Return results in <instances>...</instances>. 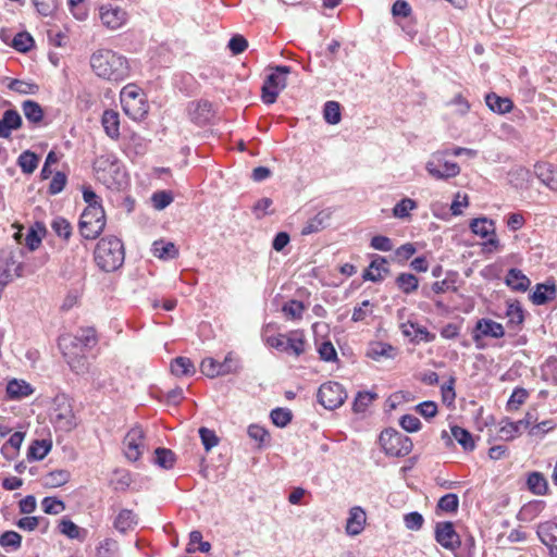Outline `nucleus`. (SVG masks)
<instances>
[{
    "label": "nucleus",
    "mask_w": 557,
    "mask_h": 557,
    "mask_svg": "<svg viewBox=\"0 0 557 557\" xmlns=\"http://www.w3.org/2000/svg\"><path fill=\"white\" fill-rule=\"evenodd\" d=\"M24 440V434L22 432L13 433L5 444L1 447V454L5 459H13L17 454L22 443Z\"/></svg>",
    "instance_id": "e433bc0d"
},
{
    "label": "nucleus",
    "mask_w": 557,
    "mask_h": 557,
    "mask_svg": "<svg viewBox=\"0 0 557 557\" xmlns=\"http://www.w3.org/2000/svg\"><path fill=\"white\" fill-rule=\"evenodd\" d=\"M42 510L48 515H59L65 509V505L62 500L47 496L41 502Z\"/></svg>",
    "instance_id": "680f3d73"
},
{
    "label": "nucleus",
    "mask_w": 557,
    "mask_h": 557,
    "mask_svg": "<svg viewBox=\"0 0 557 557\" xmlns=\"http://www.w3.org/2000/svg\"><path fill=\"white\" fill-rule=\"evenodd\" d=\"M220 375L236 374L242 370L240 359L228 352L223 362H220Z\"/></svg>",
    "instance_id": "a18cd8bd"
},
{
    "label": "nucleus",
    "mask_w": 557,
    "mask_h": 557,
    "mask_svg": "<svg viewBox=\"0 0 557 557\" xmlns=\"http://www.w3.org/2000/svg\"><path fill=\"white\" fill-rule=\"evenodd\" d=\"M366 520V511L359 506L352 507L346 523L347 534L352 536L360 534L364 529Z\"/></svg>",
    "instance_id": "aec40b11"
},
{
    "label": "nucleus",
    "mask_w": 557,
    "mask_h": 557,
    "mask_svg": "<svg viewBox=\"0 0 557 557\" xmlns=\"http://www.w3.org/2000/svg\"><path fill=\"white\" fill-rule=\"evenodd\" d=\"M418 203L411 198H403L393 208V215L397 219H407L410 216V211L417 209Z\"/></svg>",
    "instance_id": "de8ad7c7"
},
{
    "label": "nucleus",
    "mask_w": 557,
    "mask_h": 557,
    "mask_svg": "<svg viewBox=\"0 0 557 557\" xmlns=\"http://www.w3.org/2000/svg\"><path fill=\"white\" fill-rule=\"evenodd\" d=\"M71 473L67 470L59 469L49 472L45 478V484L49 487H59L70 481Z\"/></svg>",
    "instance_id": "49530a36"
},
{
    "label": "nucleus",
    "mask_w": 557,
    "mask_h": 557,
    "mask_svg": "<svg viewBox=\"0 0 557 557\" xmlns=\"http://www.w3.org/2000/svg\"><path fill=\"white\" fill-rule=\"evenodd\" d=\"M151 201L157 210H163L173 201V197L171 193L161 190L152 194Z\"/></svg>",
    "instance_id": "774afa93"
},
{
    "label": "nucleus",
    "mask_w": 557,
    "mask_h": 557,
    "mask_svg": "<svg viewBox=\"0 0 557 557\" xmlns=\"http://www.w3.org/2000/svg\"><path fill=\"white\" fill-rule=\"evenodd\" d=\"M188 114L195 123L206 124L213 116L212 103L208 100L193 101L188 104Z\"/></svg>",
    "instance_id": "a211bd4d"
},
{
    "label": "nucleus",
    "mask_w": 557,
    "mask_h": 557,
    "mask_svg": "<svg viewBox=\"0 0 557 557\" xmlns=\"http://www.w3.org/2000/svg\"><path fill=\"white\" fill-rule=\"evenodd\" d=\"M97 344L96 331L92 327H85L77 331L74 336H62L59 339L61 349H73L84 352L86 348H91Z\"/></svg>",
    "instance_id": "9b49d317"
},
{
    "label": "nucleus",
    "mask_w": 557,
    "mask_h": 557,
    "mask_svg": "<svg viewBox=\"0 0 557 557\" xmlns=\"http://www.w3.org/2000/svg\"><path fill=\"white\" fill-rule=\"evenodd\" d=\"M61 0H33L37 12L42 16L52 15L59 8Z\"/></svg>",
    "instance_id": "4d7b16f0"
},
{
    "label": "nucleus",
    "mask_w": 557,
    "mask_h": 557,
    "mask_svg": "<svg viewBox=\"0 0 557 557\" xmlns=\"http://www.w3.org/2000/svg\"><path fill=\"white\" fill-rule=\"evenodd\" d=\"M333 211L330 208L319 211L312 219H310L301 230V235H310L318 233L329 225Z\"/></svg>",
    "instance_id": "6ab92c4d"
},
{
    "label": "nucleus",
    "mask_w": 557,
    "mask_h": 557,
    "mask_svg": "<svg viewBox=\"0 0 557 557\" xmlns=\"http://www.w3.org/2000/svg\"><path fill=\"white\" fill-rule=\"evenodd\" d=\"M267 344L278 351L293 354L299 357L305 352V338L299 332H292L288 335L278 334L267 338Z\"/></svg>",
    "instance_id": "6e6552de"
},
{
    "label": "nucleus",
    "mask_w": 557,
    "mask_h": 557,
    "mask_svg": "<svg viewBox=\"0 0 557 557\" xmlns=\"http://www.w3.org/2000/svg\"><path fill=\"white\" fill-rule=\"evenodd\" d=\"M175 460V454L171 449L159 447L154 450L153 462L163 469H172Z\"/></svg>",
    "instance_id": "37998d69"
},
{
    "label": "nucleus",
    "mask_w": 557,
    "mask_h": 557,
    "mask_svg": "<svg viewBox=\"0 0 557 557\" xmlns=\"http://www.w3.org/2000/svg\"><path fill=\"white\" fill-rule=\"evenodd\" d=\"M22 109L25 117L30 122L38 124L44 119V110L40 104L34 100H25L22 103Z\"/></svg>",
    "instance_id": "4c0bfd02"
},
{
    "label": "nucleus",
    "mask_w": 557,
    "mask_h": 557,
    "mask_svg": "<svg viewBox=\"0 0 557 557\" xmlns=\"http://www.w3.org/2000/svg\"><path fill=\"white\" fill-rule=\"evenodd\" d=\"M380 445L384 453L392 457H404L411 453L413 444L409 436L394 430L386 429L381 432Z\"/></svg>",
    "instance_id": "39448f33"
},
{
    "label": "nucleus",
    "mask_w": 557,
    "mask_h": 557,
    "mask_svg": "<svg viewBox=\"0 0 557 557\" xmlns=\"http://www.w3.org/2000/svg\"><path fill=\"white\" fill-rule=\"evenodd\" d=\"M52 420L57 425L65 431L72 430L75 423L72 405L65 395H59L53 400Z\"/></svg>",
    "instance_id": "9d476101"
},
{
    "label": "nucleus",
    "mask_w": 557,
    "mask_h": 557,
    "mask_svg": "<svg viewBox=\"0 0 557 557\" xmlns=\"http://www.w3.org/2000/svg\"><path fill=\"white\" fill-rule=\"evenodd\" d=\"M145 433L140 426L132 428L124 437V455L129 461H137L144 451Z\"/></svg>",
    "instance_id": "ddd939ff"
},
{
    "label": "nucleus",
    "mask_w": 557,
    "mask_h": 557,
    "mask_svg": "<svg viewBox=\"0 0 557 557\" xmlns=\"http://www.w3.org/2000/svg\"><path fill=\"white\" fill-rule=\"evenodd\" d=\"M389 273L387 260L385 257L375 256L369 267L363 271L362 278L374 283L382 282L384 276Z\"/></svg>",
    "instance_id": "f3484780"
},
{
    "label": "nucleus",
    "mask_w": 557,
    "mask_h": 557,
    "mask_svg": "<svg viewBox=\"0 0 557 557\" xmlns=\"http://www.w3.org/2000/svg\"><path fill=\"white\" fill-rule=\"evenodd\" d=\"M450 431L454 438L462 446L465 450L472 451L475 448L472 434L468 430L455 425L451 426Z\"/></svg>",
    "instance_id": "a19ab883"
},
{
    "label": "nucleus",
    "mask_w": 557,
    "mask_h": 557,
    "mask_svg": "<svg viewBox=\"0 0 557 557\" xmlns=\"http://www.w3.org/2000/svg\"><path fill=\"white\" fill-rule=\"evenodd\" d=\"M22 545V536L15 531H5L0 535V546L3 548L18 549Z\"/></svg>",
    "instance_id": "603ef678"
},
{
    "label": "nucleus",
    "mask_w": 557,
    "mask_h": 557,
    "mask_svg": "<svg viewBox=\"0 0 557 557\" xmlns=\"http://www.w3.org/2000/svg\"><path fill=\"white\" fill-rule=\"evenodd\" d=\"M171 372L175 376H190L196 372V369L189 358L176 357L171 362Z\"/></svg>",
    "instance_id": "72a5a7b5"
},
{
    "label": "nucleus",
    "mask_w": 557,
    "mask_h": 557,
    "mask_svg": "<svg viewBox=\"0 0 557 557\" xmlns=\"http://www.w3.org/2000/svg\"><path fill=\"white\" fill-rule=\"evenodd\" d=\"M505 283L515 292L524 293L531 285L530 278L519 269H510L505 277Z\"/></svg>",
    "instance_id": "4be33fe9"
},
{
    "label": "nucleus",
    "mask_w": 557,
    "mask_h": 557,
    "mask_svg": "<svg viewBox=\"0 0 557 557\" xmlns=\"http://www.w3.org/2000/svg\"><path fill=\"white\" fill-rule=\"evenodd\" d=\"M459 507V498L456 494L449 493L442 496L437 503V509L445 512H456Z\"/></svg>",
    "instance_id": "5fc2aeb1"
},
{
    "label": "nucleus",
    "mask_w": 557,
    "mask_h": 557,
    "mask_svg": "<svg viewBox=\"0 0 557 557\" xmlns=\"http://www.w3.org/2000/svg\"><path fill=\"white\" fill-rule=\"evenodd\" d=\"M63 356L66 359L70 368L77 374L85 373L87 371V359L84 356V352L74 349L71 351L70 349H62Z\"/></svg>",
    "instance_id": "393cba45"
},
{
    "label": "nucleus",
    "mask_w": 557,
    "mask_h": 557,
    "mask_svg": "<svg viewBox=\"0 0 557 557\" xmlns=\"http://www.w3.org/2000/svg\"><path fill=\"white\" fill-rule=\"evenodd\" d=\"M470 230L478 236L486 238L495 233V223L487 218H476L470 222Z\"/></svg>",
    "instance_id": "c756f323"
},
{
    "label": "nucleus",
    "mask_w": 557,
    "mask_h": 557,
    "mask_svg": "<svg viewBox=\"0 0 557 557\" xmlns=\"http://www.w3.org/2000/svg\"><path fill=\"white\" fill-rule=\"evenodd\" d=\"M533 421H535V419L530 412H528L523 419L516 422L505 419L500 422L498 431L499 437L505 441H512L521 433V429L530 428Z\"/></svg>",
    "instance_id": "2eb2a0df"
},
{
    "label": "nucleus",
    "mask_w": 557,
    "mask_h": 557,
    "mask_svg": "<svg viewBox=\"0 0 557 557\" xmlns=\"http://www.w3.org/2000/svg\"><path fill=\"white\" fill-rule=\"evenodd\" d=\"M33 45H34V39L26 32L16 34L12 41V47L20 52H27L28 50H30Z\"/></svg>",
    "instance_id": "13d9d810"
},
{
    "label": "nucleus",
    "mask_w": 557,
    "mask_h": 557,
    "mask_svg": "<svg viewBox=\"0 0 557 557\" xmlns=\"http://www.w3.org/2000/svg\"><path fill=\"white\" fill-rule=\"evenodd\" d=\"M119 549L117 542L113 539H106L97 548L98 557H114Z\"/></svg>",
    "instance_id": "e2e57ef3"
},
{
    "label": "nucleus",
    "mask_w": 557,
    "mask_h": 557,
    "mask_svg": "<svg viewBox=\"0 0 557 557\" xmlns=\"http://www.w3.org/2000/svg\"><path fill=\"white\" fill-rule=\"evenodd\" d=\"M271 69L274 72L267 76L261 88V98L265 104L276 101L280 91L286 86V76L290 73V67L286 65H276Z\"/></svg>",
    "instance_id": "0eeeda50"
},
{
    "label": "nucleus",
    "mask_w": 557,
    "mask_h": 557,
    "mask_svg": "<svg viewBox=\"0 0 557 557\" xmlns=\"http://www.w3.org/2000/svg\"><path fill=\"white\" fill-rule=\"evenodd\" d=\"M60 532L72 540H84L86 530L81 529L77 524L69 519H62L59 524Z\"/></svg>",
    "instance_id": "c03bdc74"
},
{
    "label": "nucleus",
    "mask_w": 557,
    "mask_h": 557,
    "mask_svg": "<svg viewBox=\"0 0 557 557\" xmlns=\"http://www.w3.org/2000/svg\"><path fill=\"white\" fill-rule=\"evenodd\" d=\"M52 444L50 441L41 440L34 441L28 448L27 457L33 460H42L51 450Z\"/></svg>",
    "instance_id": "ea45409f"
},
{
    "label": "nucleus",
    "mask_w": 557,
    "mask_h": 557,
    "mask_svg": "<svg viewBox=\"0 0 557 557\" xmlns=\"http://www.w3.org/2000/svg\"><path fill=\"white\" fill-rule=\"evenodd\" d=\"M534 171L539 180L552 190H557V172L547 163H537Z\"/></svg>",
    "instance_id": "a878e982"
},
{
    "label": "nucleus",
    "mask_w": 557,
    "mask_h": 557,
    "mask_svg": "<svg viewBox=\"0 0 557 557\" xmlns=\"http://www.w3.org/2000/svg\"><path fill=\"white\" fill-rule=\"evenodd\" d=\"M457 278L458 273L455 271H448L446 273V277L442 281H436L432 284L431 288L435 294H443L448 290L456 292L457 290Z\"/></svg>",
    "instance_id": "58836bf2"
},
{
    "label": "nucleus",
    "mask_w": 557,
    "mask_h": 557,
    "mask_svg": "<svg viewBox=\"0 0 557 557\" xmlns=\"http://www.w3.org/2000/svg\"><path fill=\"white\" fill-rule=\"evenodd\" d=\"M528 488L535 495H545L548 491V483L541 472H531L527 480Z\"/></svg>",
    "instance_id": "f704fd0d"
},
{
    "label": "nucleus",
    "mask_w": 557,
    "mask_h": 557,
    "mask_svg": "<svg viewBox=\"0 0 557 557\" xmlns=\"http://www.w3.org/2000/svg\"><path fill=\"white\" fill-rule=\"evenodd\" d=\"M106 226V214L102 206H87L79 218L78 227L86 239L97 238Z\"/></svg>",
    "instance_id": "7ed1b4c3"
},
{
    "label": "nucleus",
    "mask_w": 557,
    "mask_h": 557,
    "mask_svg": "<svg viewBox=\"0 0 557 557\" xmlns=\"http://www.w3.org/2000/svg\"><path fill=\"white\" fill-rule=\"evenodd\" d=\"M121 103L124 112L133 120H141L148 113L145 95L136 85L128 84L121 90Z\"/></svg>",
    "instance_id": "20e7f679"
},
{
    "label": "nucleus",
    "mask_w": 557,
    "mask_h": 557,
    "mask_svg": "<svg viewBox=\"0 0 557 557\" xmlns=\"http://www.w3.org/2000/svg\"><path fill=\"white\" fill-rule=\"evenodd\" d=\"M435 540L440 545L449 550L457 549L461 544L460 536L455 531L454 523L450 521L436 523Z\"/></svg>",
    "instance_id": "4468645a"
},
{
    "label": "nucleus",
    "mask_w": 557,
    "mask_h": 557,
    "mask_svg": "<svg viewBox=\"0 0 557 557\" xmlns=\"http://www.w3.org/2000/svg\"><path fill=\"white\" fill-rule=\"evenodd\" d=\"M39 157L30 150L23 151L17 158V165L25 174H33L37 169Z\"/></svg>",
    "instance_id": "c9c22d12"
},
{
    "label": "nucleus",
    "mask_w": 557,
    "mask_h": 557,
    "mask_svg": "<svg viewBox=\"0 0 557 557\" xmlns=\"http://www.w3.org/2000/svg\"><path fill=\"white\" fill-rule=\"evenodd\" d=\"M486 106L496 113H508L511 111L513 104L509 98H503L496 94H490L485 97Z\"/></svg>",
    "instance_id": "7c9ffc66"
},
{
    "label": "nucleus",
    "mask_w": 557,
    "mask_h": 557,
    "mask_svg": "<svg viewBox=\"0 0 557 557\" xmlns=\"http://www.w3.org/2000/svg\"><path fill=\"white\" fill-rule=\"evenodd\" d=\"M137 524V516L129 509H122L113 521V527L120 533L133 530Z\"/></svg>",
    "instance_id": "bb28decb"
},
{
    "label": "nucleus",
    "mask_w": 557,
    "mask_h": 557,
    "mask_svg": "<svg viewBox=\"0 0 557 557\" xmlns=\"http://www.w3.org/2000/svg\"><path fill=\"white\" fill-rule=\"evenodd\" d=\"M543 502H532L522 506L517 515L519 521L528 522L533 520L542 510Z\"/></svg>",
    "instance_id": "09e8293b"
},
{
    "label": "nucleus",
    "mask_w": 557,
    "mask_h": 557,
    "mask_svg": "<svg viewBox=\"0 0 557 557\" xmlns=\"http://www.w3.org/2000/svg\"><path fill=\"white\" fill-rule=\"evenodd\" d=\"M51 228L59 237H62L64 239H69L72 234V226L70 222L61 216L53 219L51 223Z\"/></svg>",
    "instance_id": "bf43d9fd"
},
{
    "label": "nucleus",
    "mask_w": 557,
    "mask_h": 557,
    "mask_svg": "<svg viewBox=\"0 0 557 557\" xmlns=\"http://www.w3.org/2000/svg\"><path fill=\"white\" fill-rule=\"evenodd\" d=\"M66 182H67L66 175L63 172H57L53 175V177L49 184V187H48L49 195L54 196V195L60 194L64 189Z\"/></svg>",
    "instance_id": "338daca9"
},
{
    "label": "nucleus",
    "mask_w": 557,
    "mask_h": 557,
    "mask_svg": "<svg viewBox=\"0 0 557 557\" xmlns=\"http://www.w3.org/2000/svg\"><path fill=\"white\" fill-rule=\"evenodd\" d=\"M22 126V117L16 110L4 111L2 119H0V137L9 138L12 131L18 129Z\"/></svg>",
    "instance_id": "412c9836"
},
{
    "label": "nucleus",
    "mask_w": 557,
    "mask_h": 557,
    "mask_svg": "<svg viewBox=\"0 0 557 557\" xmlns=\"http://www.w3.org/2000/svg\"><path fill=\"white\" fill-rule=\"evenodd\" d=\"M152 253L159 259H174L178 256V249L171 242L157 240L152 245Z\"/></svg>",
    "instance_id": "2f4dec72"
},
{
    "label": "nucleus",
    "mask_w": 557,
    "mask_h": 557,
    "mask_svg": "<svg viewBox=\"0 0 557 557\" xmlns=\"http://www.w3.org/2000/svg\"><path fill=\"white\" fill-rule=\"evenodd\" d=\"M446 156L448 150H441L432 153L428 160L425 170L433 178L446 181L460 173V166L456 162L446 160Z\"/></svg>",
    "instance_id": "423d86ee"
},
{
    "label": "nucleus",
    "mask_w": 557,
    "mask_h": 557,
    "mask_svg": "<svg viewBox=\"0 0 557 557\" xmlns=\"http://www.w3.org/2000/svg\"><path fill=\"white\" fill-rule=\"evenodd\" d=\"M271 420L273 424H275L278 428H285L293 418V413L287 408H275L270 413Z\"/></svg>",
    "instance_id": "3c124183"
},
{
    "label": "nucleus",
    "mask_w": 557,
    "mask_h": 557,
    "mask_svg": "<svg viewBox=\"0 0 557 557\" xmlns=\"http://www.w3.org/2000/svg\"><path fill=\"white\" fill-rule=\"evenodd\" d=\"M8 88L21 95H35L39 90V86L37 84L17 78L11 79Z\"/></svg>",
    "instance_id": "8fccbe9b"
},
{
    "label": "nucleus",
    "mask_w": 557,
    "mask_h": 557,
    "mask_svg": "<svg viewBox=\"0 0 557 557\" xmlns=\"http://www.w3.org/2000/svg\"><path fill=\"white\" fill-rule=\"evenodd\" d=\"M376 397L377 395L371 392H359L352 404L354 411L363 412Z\"/></svg>",
    "instance_id": "6e6d98bb"
},
{
    "label": "nucleus",
    "mask_w": 557,
    "mask_h": 557,
    "mask_svg": "<svg viewBox=\"0 0 557 557\" xmlns=\"http://www.w3.org/2000/svg\"><path fill=\"white\" fill-rule=\"evenodd\" d=\"M506 315L508 318V326L512 329L519 327L524 321L523 309L518 301L507 305Z\"/></svg>",
    "instance_id": "79ce46f5"
},
{
    "label": "nucleus",
    "mask_w": 557,
    "mask_h": 557,
    "mask_svg": "<svg viewBox=\"0 0 557 557\" xmlns=\"http://www.w3.org/2000/svg\"><path fill=\"white\" fill-rule=\"evenodd\" d=\"M101 123L110 138L117 139L120 137V117L117 112L106 110L102 114Z\"/></svg>",
    "instance_id": "5701e85b"
},
{
    "label": "nucleus",
    "mask_w": 557,
    "mask_h": 557,
    "mask_svg": "<svg viewBox=\"0 0 557 557\" xmlns=\"http://www.w3.org/2000/svg\"><path fill=\"white\" fill-rule=\"evenodd\" d=\"M100 20L106 27L115 30L126 23L127 13L119 7L102 5L100 8Z\"/></svg>",
    "instance_id": "dca6fc26"
},
{
    "label": "nucleus",
    "mask_w": 557,
    "mask_h": 557,
    "mask_svg": "<svg viewBox=\"0 0 557 557\" xmlns=\"http://www.w3.org/2000/svg\"><path fill=\"white\" fill-rule=\"evenodd\" d=\"M317 398L325 409L334 410L344 404L347 393L342 384L330 381L319 387Z\"/></svg>",
    "instance_id": "1a4fd4ad"
},
{
    "label": "nucleus",
    "mask_w": 557,
    "mask_h": 557,
    "mask_svg": "<svg viewBox=\"0 0 557 557\" xmlns=\"http://www.w3.org/2000/svg\"><path fill=\"white\" fill-rule=\"evenodd\" d=\"M220 362L213 358H205L200 363V371L208 377H215L220 375Z\"/></svg>",
    "instance_id": "69168bd1"
},
{
    "label": "nucleus",
    "mask_w": 557,
    "mask_h": 557,
    "mask_svg": "<svg viewBox=\"0 0 557 557\" xmlns=\"http://www.w3.org/2000/svg\"><path fill=\"white\" fill-rule=\"evenodd\" d=\"M324 119L327 123L335 125L341 121V107L336 101H327L323 110Z\"/></svg>",
    "instance_id": "864d4df0"
},
{
    "label": "nucleus",
    "mask_w": 557,
    "mask_h": 557,
    "mask_svg": "<svg viewBox=\"0 0 557 557\" xmlns=\"http://www.w3.org/2000/svg\"><path fill=\"white\" fill-rule=\"evenodd\" d=\"M90 66L98 77L111 83H121L129 76L127 59L111 49L96 50L90 57Z\"/></svg>",
    "instance_id": "f257e3e1"
},
{
    "label": "nucleus",
    "mask_w": 557,
    "mask_h": 557,
    "mask_svg": "<svg viewBox=\"0 0 557 557\" xmlns=\"http://www.w3.org/2000/svg\"><path fill=\"white\" fill-rule=\"evenodd\" d=\"M125 252L122 240L115 236L102 237L95 249V261L104 272H113L124 263Z\"/></svg>",
    "instance_id": "f03ea898"
},
{
    "label": "nucleus",
    "mask_w": 557,
    "mask_h": 557,
    "mask_svg": "<svg viewBox=\"0 0 557 557\" xmlns=\"http://www.w3.org/2000/svg\"><path fill=\"white\" fill-rule=\"evenodd\" d=\"M282 311L286 317L298 320L302 318V313L305 311V306L301 301L298 300H289L284 304Z\"/></svg>",
    "instance_id": "052dcab7"
},
{
    "label": "nucleus",
    "mask_w": 557,
    "mask_h": 557,
    "mask_svg": "<svg viewBox=\"0 0 557 557\" xmlns=\"http://www.w3.org/2000/svg\"><path fill=\"white\" fill-rule=\"evenodd\" d=\"M34 389L30 384L24 380L13 379L7 385V395L10 399H21L32 395Z\"/></svg>",
    "instance_id": "b1692460"
},
{
    "label": "nucleus",
    "mask_w": 557,
    "mask_h": 557,
    "mask_svg": "<svg viewBox=\"0 0 557 557\" xmlns=\"http://www.w3.org/2000/svg\"><path fill=\"white\" fill-rule=\"evenodd\" d=\"M556 285L553 284H537L536 289L531 295V300L534 305L541 306L553 299L556 295Z\"/></svg>",
    "instance_id": "cd10ccee"
},
{
    "label": "nucleus",
    "mask_w": 557,
    "mask_h": 557,
    "mask_svg": "<svg viewBox=\"0 0 557 557\" xmlns=\"http://www.w3.org/2000/svg\"><path fill=\"white\" fill-rule=\"evenodd\" d=\"M397 288L406 295L414 293L419 287V278L412 274L403 272L395 280Z\"/></svg>",
    "instance_id": "c85d7f7f"
},
{
    "label": "nucleus",
    "mask_w": 557,
    "mask_h": 557,
    "mask_svg": "<svg viewBox=\"0 0 557 557\" xmlns=\"http://www.w3.org/2000/svg\"><path fill=\"white\" fill-rule=\"evenodd\" d=\"M536 533L545 546L557 543V523L555 522L546 521L540 523Z\"/></svg>",
    "instance_id": "473e14b6"
},
{
    "label": "nucleus",
    "mask_w": 557,
    "mask_h": 557,
    "mask_svg": "<svg viewBox=\"0 0 557 557\" xmlns=\"http://www.w3.org/2000/svg\"><path fill=\"white\" fill-rule=\"evenodd\" d=\"M374 305L370 300H363L359 306L354 308L351 320L354 322L363 321L373 311Z\"/></svg>",
    "instance_id": "0e129e2a"
},
{
    "label": "nucleus",
    "mask_w": 557,
    "mask_h": 557,
    "mask_svg": "<svg viewBox=\"0 0 557 557\" xmlns=\"http://www.w3.org/2000/svg\"><path fill=\"white\" fill-rule=\"evenodd\" d=\"M505 335L504 326L491 319L478 320L473 331L472 339L474 341L478 348H483V337L502 338Z\"/></svg>",
    "instance_id": "f8f14e48"
}]
</instances>
